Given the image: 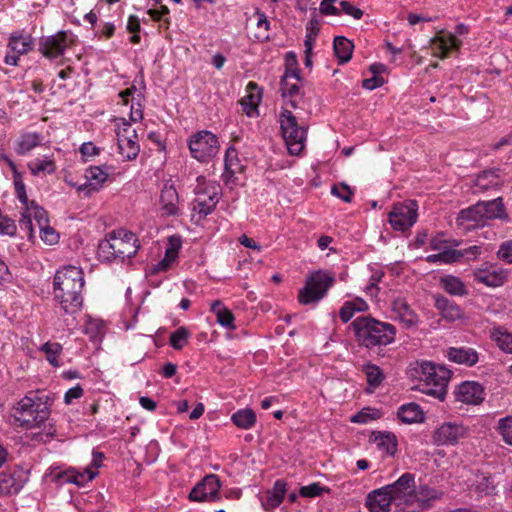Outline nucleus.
I'll list each match as a JSON object with an SVG mask.
<instances>
[{
    "instance_id": "f257e3e1",
    "label": "nucleus",
    "mask_w": 512,
    "mask_h": 512,
    "mask_svg": "<svg viewBox=\"0 0 512 512\" xmlns=\"http://www.w3.org/2000/svg\"><path fill=\"white\" fill-rule=\"evenodd\" d=\"M84 284V273L80 267L68 265L57 270L53 280L54 296L65 313L74 314L81 309Z\"/></svg>"
},
{
    "instance_id": "f03ea898",
    "label": "nucleus",
    "mask_w": 512,
    "mask_h": 512,
    "mask_svg": "<svg viewBox=\"0 0 512 512\" xmlns=\"http://www.w3.org/2000/svg\"><path fill=\"white\" fill-rule=\"evenodd\" d=\"M356 342L368 350L386 347L396 338V327L388 322L380 321L370 315L359 316L351 324Z\"/></svg>"
},
{
    "instance_id": "7ed1b4c3",
    "label": "nucleus",
    "mask_w": 512,
    "mask_h": 512,
    "mask_svg": "<svg viewBox=\"0 0 512 512\" xmlns=\"http://www.w3.org/2000/svg\"><path fill=\"white\" fill-rule=\"evenodd\" d=\"M50 416L48 405L39 396H25L13 410L18 426L24 429L40 427Z\"/></svg>"
},
{
    "instance_id": "20e7f679",
    "label": "nucleus",
    "mask_w": 512,
    "mask_h": 512,
    "mask_svg": "<svg viewBox=\"0 0 512 512\" xmlns=\"http://www.w3.org/2000/svg\"><path fill=\"white\" fill-rule=\"evenodd\" d=\"M418 377L425 382L423 393L433 396L440 401L445 399L451 371L442 365H436L430 361H423L417 370Z\"/></svg>"
},
{
    "instance_id": "39448f33",
    "label": "nucleus",
    "mask_w": 512,
    "mask_h": 512,
    "mask_svg": "<svg viewBox=\"0 0 512 512\" xmlns=\"http://www.w3.org/2000/svg\"><path fill=\"white\" fill-rule=\"evenodd\" d=\"M282 136L291 155H299L304 149L308 126L299 124L290 110L282 109L279 114Z\"/></svg>"
},
{
    "instance_id": "423d86ee",
    "label": "nucleus",
    "mask_w": 512,
    "mask_h": 512,
    "mask_svg": "<svg viewBox=\"0 0 512 512\" xmlns=\"http://www.w3.org/2000/svg\"><path fill=\"white\" fill-rule=\"evenodd\" d=\"M335 282V278L328 272L318 270L313 272L298 293V300L303 305L320 301L327 294Z\"/></svg>"
},
{
    "instance_id": "0eeeda50",
    "label": "nucleus",
    "mask_w": 512,
    "mask_h": 512,
    "mask_svg": "<svg viewBox=\"0 0 512 512\" xmlns=\"http://www.w3.org/2000/svg\"><path fill=\"white\" fill-rule=\"evenodd\" d=\"M128 231L125 229L113 230L98 245L97 256L104 262H123L128 248Z\"/></svg>"
},
{
    "instance_id": "6e6552de",
    "label": "nucleus",
    "mask_w": 512,
    "mask_h": 512,
    "mask_svg": "<svg viewBox=\"0 0 512 512\" xmlns=\"http://www.w3.org/2000/svg\"><path fill=\"white\" fill-rule=\"evenodd\" d=\"M188 147L193 158L206 163L218 154L220 146L215 134L202 130L189 137Z\"/></svg>"
},
{
    "instance_id": "1a4fd4ad",
    "label": "nucleus",
    "mask_w": 512,
    "mask_h": 512,
    "mask_svg": "<svg viewBox=\"0 0 512 512\" xmlns=\"http://www.w3.org/2000/svg\"><path fill=\"white\" fill-rule=\"evenodd\" d=\"M204 181V176L197 177L198 186L195 189V193L198 196L202 194L208 196L207 200L197 198L194 201L193 211L197 214L198 220L205 219L215 210L221 195V188L215 183H209L205 187H201V183Z\"/></svg>"
},
{
    "instance_id": "9d476101",
    "label": "nucleus",
    "mask_w": 512,
    "mask_h": 512,
    "mask_svg": "<svg viewBox=\"0 0 512 512\" xmlns=\"http://www.w3.org/2000/svg\"><path fill=\"white\" fill-rule=\"evenodd\" d=\"M469 33V27L464 23H459L455 26V32H447L437 35L431 39L432 49L434 55L440 59L449 57L451 51H458L463 42L457 36L466 35Z\"/></svg>"
},
{
    "instance_id": "9b49d317",
    "label": "nucleus",
    "mask_w": 512,
    "mask_h": 512,
    "mask_svg": "<svg viewBox=\"0 0 512 512\" xmlns=\"http://www.w3.org/2000/svg\"><path fill=\"white\" fill-rule=\"evenodd\" d=\"M417 210L418 205L414 200L395 204L389 213L390 225L397 231L403 232L408 230L417 221Z\"/></svg>"
},
{
    "instance_id": "f8f14e48",
    "label": "nucleus",
    "mask_w": 512,
    "mask_h": 512,
    "mask_svg": "<svg viewBox=\"0 0 512 512\" xmlns=\"http://www.w3.org/2000/svg\"><path fill=\"white\" fill-rule=\"evenodd\" d=\"M73 43V35L69 31H59L53 35L41 37L39 51L48 59L61 57Z\"/></svg>"
},
{
    "instance_id": "ddd939ff",
    "label": "nucleus",
    "mask_w": 512,
    "mask_h": 512,
    "mask_svg": "<svg viewBox=\"0 0 512 512\" xmlns=\"http://www.w3.org/2000/svg\"><path fill=\"white\" fill-rule=\"evenodd\" d=\"M468 429L458 422H443L432 433L431 442L436 446H455L467 436Z\"/></svg>"
},
{
    "instance_id": "4468645a",
    "label": "nucleus",
    "mask_w": 512,
    "mask_h": 512,
    "mask_svg": "<svg viewBox=\"0 0 512 512\" xmlns=\"http://www.w3.org/2000/svg\"><path fill=\"white\" fill-rule=\"evenodd\" d=\"M221 481L216 474L206 475L189 493V500L195 502L216 501L220 498Z\"/></svg>"
},
{
    "instance_id": "2eb2a0df",
    "label": "nucleus",
    "mask_w": 512,
    "mask_h": 512,
    "mask_svg": "<svg viewBox=\"0 0 512 512\" xmlns=\"http://www.w3.org/2000/svg\"><path fill=\"white\" fill-rule=\"evenodd\" d=\"M384 489L388 490L395 502L409 504L413 500L415 474L405 472L395 482L385 485Z\"/></svg>"
},
{
    "instance_id": "dca6fc26",
    "label": "nucleus",
    "mask_w": 512,
    "mask_h": 512,
    "mask_svg": "<svg viewBox=\"0 0 512 512\" xmlns=\"http://www.w3.org/2000/svg\"><path fill=\"white\" fill-rule=\"evenodd\" d=\"M474 280L488 287L502 286L508 278V271L497 264L485 263L473 271Z\"/></svg>"
},
{
    "instance_id": "f3484780",
    "label": "nucleus",
    "mask_w": 512,
    "mask_h": 512,
    "mask_svg": "<svg viewBox=\"0 0 512 512\" xmlns=\"http://www.w3.org/2000/svg\"><path fill=\"white\" fill-rule=\"evenodd\" d=\"M454 395L459 402L478 405L484 400L485 391L478 382L464 381L455 388Z\"/></svg>"
},
{
    "instance_id": "a211bd4d",
    "label": "nucleus",
    "mask_w": 512,
    "mask_h": 512,
    "mask_svg": "<svg viewBox=\"0 0 512 512\" xmlns=\"http://www.w3.org/2000/svg\"><path fill=\"white\" fill-rule=\"evenodd\" d=\"M456 224L464 231H473L485 226L479 201L459 211L456 217Z\"/></svg>"
},
{
    "instance_id": "6ab92c4d",
    "label": "nucleus",
    "mask_w": 512,
    "mask_h": 512,
    "mask_svg": "<svg viewBox=\"0 0 512 512\" xmlns=\"http://www.w3.org/2000/svg\"><path fill=\"white\" fill-rule=\"evenodd\" d=\"M467 488L470 492L476 493L478 497L495 494L496 485L493 477L488 472H472L467 478Z\"/></svg>"
},
{
    "instance_id": "aec40b11",
    "label": "nucleus",
    "mask_w": 512,
    "mask_h": 512,
    "mask_svg": "<svg viewBox=\"0 0 512 512\" xmlns=\"http://www.w3.org/2000/svg\"><path fill=\"white\" fill-rule=\"evenodd\" d=\"M391 310L395 319L399 320L406 329L415 328L420 322L419 316L404 298H395L391 303Z\"/></svg>"
},
{
    "instance_id": "412c9836",
    "label": "nucleus",
    "mask_w": 512,
    "mask_h": 512,
    "mask_svg": "<svg viewBox=\"0 0 512 512\" xmlns=\"http://www.w3.org/2000/svg\"><path fill=\"white\" fill-rule=\"evenodd\" d=\"M393 502V496L383 486L367 494L365 505L370 512H390Z\"/></svg>"
},
{
    "instance_id": "4be33fe9",
    "label": "nucleus",
    "mask_w": 512,
    "mask_h": 512,
    "mask_svg": "<svg viewBox=\"0 0 512 512\" xmlns=\"http://www.w3.org/2000/svg\"><path fill=\"white\" fill-rule=\"evenodd\" d=\"M287 493V483L284 479H277L272 489L265 492L261 498V504L266 511H272L283 501Z\"/></svg>"
},
{
    "instance_id": "5701e85b",
    "label": "nucleus",
    "mask_w": 512,
    "mask_h": 512,
    "mask_svg": "<svg viewBox=\"0 0 512 512\" xmlns=\"http://www.w3.org/2000/svg\"><path fill=\"white\" fill-rule=\"evenodd\" d=\"M481 206L484 222L489 220H502L509 221V215L506 212V207L502 197H497L488 201H479Z\"/></svg>"
},
{
    "instance_id": "b1692460",
    "label": "nucleus",
    "mask_w": 512,
    "mask_h": 512,
    "mask_svg": "<svg viewBox=\"0 0 512 512\" xmlns=\"http://www.w3.org/2000/svg\"><path fill=\"white\" fill-rule=\"evenodd\" d=\"M446 357L451 362L468 367L474 366L479 360L478 352L474 348L466 346L448 348Z\"/></svg>"
},
{
    "instance_id": "393cba45",
    "label": "nucleus",
    "mask_w": 512,
    "mask_h": 512,
    "mask_svg": "<svg viewBox=\"0 0 512 512\" xmlns=\"http://www.w3.org/2000/svg\"><path fill=\"white\" fill-rule=\"evenodd\" d=\"M161 210L166 216H176L179 214V196L172 184L166 183L160 194Z\"/></svg>"
},
{
    "instance_id": "a878e982",
    "label": "nucleus",
    "mask_w": 512,
    "mask_h": 512,
    "mask_svg": "<svg viewBox=\"0 0 512 512\" xmlns=\"http://www.w3.org/2000/svg\"><path fill=\"white\" fill-rule=\"evenodd\" d=\"M182 246V240L180 236L172 235L168 237V247L165 250L164 258L161 259L155 266L154 271H166L172 263L177 259L179 250Z\"/></svg>"
},
{
    "instance_id": "bb28decb",
    "label": "nucleus",
    "mask_w": 512,
    "mask_h": 512,
    "mask_svg": "<svg viewBox=\"0 0 512 512\" xmlns=\"http://www.w3.org/2000/svg\"><path fill=\"white\" fill-rule=\"evenodd\" d=\"M435 308L441 316L449 321H455L462 317V310L459 305L441 294L433 296Z\"/></svg>"
},
{
    "instance_id": "cd10ccee",
    "label": "nucleus",
    "mask_w": 512,
    "mask_h": 512,
    "mask_svg": "<svg viewBox=\"0 0 512 512\" xmlns=\"http://www.w3.org/2000/svg\"><path fill=\"white\" fill-rule=\"evenodd\" d=\"M248 95L241 99L243 111L248 117H253L257 113V107L262 99V89L257 83L250 81L246 87Z\"/></svg>"
},
{
    "instance_id": "c85d7f7f",
    "label": "nucleus",
    "mask_w": 512,
    "mask_h": 512,
    "mask_svg": "<svg viewBox=\"0 0 512 512\" xmlns=\"http://www.w3.org/2000/svg\"><path fill=\"white\" fill-rule=\"evenodd\" d=\"M443 492L426 484L415 487L413 499L418 503L422 510L431 508L432 502L441 499Z\"/></svg>"
},
{
    "instance_id": "c756f323",
    "label": "nucleus",
    "mask_w": 512,
    "mask_h": 512,
    "mask_svg": "<svg viewBox=\"0 0 512 512\" xmlns=\"http://www.w3.org/2000/svg\"><path fill=\"white\" fill-rule=\"evenodd\" d=\"M98 474V471L86 467L82 472H77L74 469L60 472L58 480L61 484L73 483L77 486H83L86 482L93 480Z\"/></svg>"
},
{
    "instance_id": "7c9ffc66",
    "label": "nucleus",
    "mask_w": 512,
    "mask_h": 512,
    "mask_svg": "<svg viewBox=\"0 0 512 512\" xmlns=\"http://www.w3.org/2000/svg\"><path fill=\"white\" fill-rule=\"evenodd\" d=\"M397 418L405 424L422 423L425 421V413L419 404L410 402L398 408Z\"/></svg>"
},
{
    "instance_id": "2f4dec72",
    "label": "nucleus",
    "mask_w": 512,
    "mask_h": 512,
    "mask_svg": "<svg viewBox=\"0 0 512 512\" xmlns=\"http://www.w3.org/2000/svg\"><path fill=\"white\" fill-rule=\"evenodd\" d=\"M370 441L375 443L378 449L385 451L389 456H394L397 452V438L392 432L373 431Z\"/></svg>"
},
{
    "instance_id": "473e14b6",
    "label": "nucleus",
    "mask_w": 512,
    "mask_h": 512,
    "mask_svg": "<svg viewBox=\"0 0 512 512\" xmlns=\"http://www.w3.org/2000/svg\"><path fill=\"white\" fill-rule=\"evenodd\" d=\"M24 485L20 472L0 474V495L17 494Z\"/></svg>"
},
{
    "instance_id": "72a5a7b5",
    "label": "nucleus",
    "mask_w": 512,
    "mask_h": 512,
    "mask_svg": "<svg viewBox=\"0 0 512 512\" xmlns=\"http://www.w3.org/2000/svg\"><path fill=\"white\" fill-rule=\"evenodd\" d=\"M224 173L222 175L223 181L229 183L234 178L236 173L242 171L243 166L240 164L237 150L234 147H229L225 152L224 157Z\"/></svg>"
},
{
    "instance_id": "f704fd0d",
    "label": "nucleus",
    "mask_w": 512,
    "mask_h": 512,
    "mask_svg": "<svg viewBox=\"0 0 512 512\" xmlns=\"http://www.w3.org/2000/svg\"><path fill=\"white\" fill-rule=\"evenodd\" d=\"M499 170H486L477 175L474 180V193L485 192L499 186Z\"/></svg>"
},
{
    "instance_id": "c9c22d12",
    "label": "nucleus",
    "mask_w": 512,
    "mask_h": 512,
    "mask_svg": "<svg viewBox=\"0 0 512 512\" xmlns=\"http://www.w3.org/2000/svg\"><path fill=\"white\" fill-rule=\"evenodd\" d=\"M354 45L344 36H336L333 41V49L339 64L347 63L352 58Z\"/></svg>"
},
{
    "instance_id": "e433bc0d",
    "label": "nucleus",
    "mask_w": 512,
    "mask_h": 512,
    "mask_svg": "<svg viewBox=\"0 0 512 512\" xmlns=\"http://www.w3.org/2000/svg\"><path fill=\"white\" fill-rule=\"evenodd\" d=\"M441 287L452 296H466L468 290L463 281L454 275H445L440 278Z\"/></svg>"
},
{
    "instance_id": "4c0bfd02",
    "label": "nucleus",
    "mask_w": 512,
    "mask_h": 512,
    "mask_svg": "<svg viewBox=\"0 0 512 512\" xmlns=\"http://www.w3.org/2000/svg\"><path fill=\"white\" fill-rule=\"evenodd\" d=\"M232 423L240 429H251L257 421L255 412L250 408L239 409L231 416Z\"/></svg>"
},
{
    "instance_id": "58836bf2",
    "label": "nucleus",
    "mask_w": 512,
    "mask_h": 512,
    "mask_svg": "<svg viewBox=\"0 0 512 512\" xmlns=\"http://www.w3.org/2000/svg\"><path fill=\"white\" fill-rule=\"evenodd\" d=\"M42 141V136L37 132H28L22 134L17 140L16 152L19 155H25L35 147L39 146Z\"/></svg>"
},
{
    "instance_id": "ea45409f",
    "label": "nucleus",
    "mask_w": 512,
    "mask_h": 512,
    "mask_svg": "<svg viewBox=\"0 0 512 512\" xmlns=\"http://www.w3.org/2000/svg\"><path fill=\"white\" fill-rule=\"evenodd\" d=\"M83 332L90 338L91 341L100 342L105 333L104 323L100 319L87 315Z\"/></svg>"
},
{
    "instance_id": "a19ab883",
    "label": "nucleus",
    "mask_w": 512,
    "mask_h": 512,
    "mask_svg": "<svg viewBox=\"0 0 512 512\" xmlns=\"http://www.w3.org/2000/svg\"><path fill=\"white\" fill-rule=\"evenodd\" d=\"M211 311L217 317V323H219L222 327L228 329H234V315L232 312L227 309L220 300H216L211 305Z\"/></svg>"
},
{
    "instance_id": "79ce46f5",
    "label": "nucleus",
    "mask_w": 512,
    "mask_h": 512,
    "mask_svg": "<svg viewBox=\"0 0 512 512\" xmlns=\"http://www.w3.org/2000/svg\"><path fill=\"white\" fill-rule=\"evenodd\" d=\"M33 39L30 35L11 34L8 47L18 55L26 54L32 49Z\"/></svg>"
},
{
    "instance_id": "37998d69",
    "label": "nucleus",
    "mask_w": 512,
    "mask_h": 512,
    "mask_svg": "<svg viewBox=\"0 0 512 512\" xmlns=\"http://www.w3.org/2000/svg\"><path fill=\"white\" fill-rule=\"evenodd\" d=\"M28 168L35 176L44 174H53L56 171V165L53 159L49 157L36 158L28 163Z\"/></svg>"
},
{
    "instance_id": "c03bdc74",
    "label": "nucleus",
    "mask_w": 512,
    "mask_h": 512,
    "mask_svg": "<svg viewBox=\"0 0 512 512\" xmlns=\"http://www.w3.org/2000/svg\"><path fill=\"white\" fill-rule=\"evenodd\" d=\"M363 371L366 375L367 383L372 389L378 388L385 378L381 368L372 363L364 364Z\"/></svg>"
},
{
    "instance_id": "a18cd8bd",
    "label": "nucleus",
    "mask_w": 512,
    "mask_h": 512,
    "mask_svg": "<svg viewBox=\"0 0 512 512\" xmlns=\"http://www.w3.org/2000/svg\"><path fill=\"white\" fill-rule=\"evenodd\" d=\"M40 350L45 353L47 361L54 367H58L60 365L58 361V356L62 352V345L57 342H46L44 343Z\"/></svg>"
},
{
    "instance_id": "49530a36",
    "label": "nucleus",
    "mask_w": 512,
    "mask_h": 512,
    "mask_svg": "<svg viewBox=\"0 0 512 512\" xmlns=\"http://www.w3.org/2000/svg\"><path fill=\"white\" fill-rule=\"evenodd\" d=\"M458 254L456 249L445 248L441 252L437 254L428 255L425 260L428 263H437V264H451L456 262L455 256Z\"/></svg>"
},
{
    "instance_id": "de8ad7c7",
    "label": "nucleus",
    "mask_w": 512,
    "mask_h": 512,
    "mask_svg": "<svg viewBox=\"0 0 512 512\" xmlns=\"http://www.w3.org/2000/svg\"><path fill=\"white\" fill-rule=\"evenodd\" d=\"M115 121L116 122L121 121L122 126H123V127H120L119 124L117 123L116 124L117 128L115 129V133H116L118 153L121 155H124L126 149L128 148V136L126 135L128 122L126 121L125 118H116Z\"/></svg>"
},
{
    "instance_id": "09e8293b",
    "label": "nucleus",
    "mask_w": 512,
    "mask_h": 512,
    "mask_svg": "<svg viewBox=\"0 0 512 512\" xmlns=\"http://www.w3.org/2000/svg\"><path fill=\"white\" fill-rule=\"evenodd\" d=\"M320 22L317 18H312L306 25V36L304 46L308 51H312L315 39L320 32Z\"/></svg>"
},
{
    "instance_id": "8fccbe9b",
    "label": "nucleus",
    "mask_w": 512,
    "mask_h": 512,
    "mask_svg": "<svg viewBox=\"0 0 512 512\" xmlns=\"http://www.w3.org/2000/svg\"><path fill=\"white\" fill-rule=\"evenodd\" d=\"M189 337V330L182 326L171 333L169 343L175 350H181L187 344Z\"/></svg>"
},
{
    "instance_id": "3c124183",
    "label": "nucleus",
    "mask_w": 512,
    "mask_h": 512,
    "mask_svg": "<svg viewBox=\"0 0 512 512\" xmlns=\"http://www.w3.org/2000/svg\"><path fill=\"white\" fill-rule=\"evenodd\" d=\"M159 8H150L148 10V14L154 21H161V27H164L165 29H169L171 20L169 18L170 10L166 5H158Z\"/></svg>"
},
{
    "instance_id": "603ef678",
    "label": "nucleus",
    "mask_w": 512,
    "mask_h": 512,
    "mask_svg": "<svg viewBox=\"0 0 512 512\" xmlns=\"http://www.w3.org/2000/svg\"><path fill=\"white\" fill-rule=\"evenodd\" d=\"M381 413L378 409L365 407L351 417L352 423L366 424L371 420L379 419Z\"/></svg>"
},
{
    "instance_id": "864d4df0",
    "label": "nucleus",
    "mask_w": 512,
    "mask_h": 512,
    "mask_svg": "<svg viewBox=\"0 0 512 512\" xmlns=\"http://www.w3.org/2000/svg\"><path fill=\"white\" fill-rule=\"evenodd\" d=\"M32 213L29 211V204L21 206V217L19 219L20 229L25 231L29 237L33 234Z\"/></svg>"
},
{
    "instance_id": "5fc2aeb1",
    "label": "nucleus",
    "mask_w": 512,
    "mask_h": 512,
    "mask_svg": "<svg viewBox=\"0 0 512 512\" xmlns=\"http://www.w3.org/2000/svg\"><path fill=\"white\" fill-rule=\"evenodd\" d=\"M498 431L501 434L503 441L512 446V416L501 418L498 421Z\"/></svg>"
},
{
    "instance_id": "6e6d98bb",
    "label": "nucleus",
    "mask_w": 512,
    "mask_h": 512,
    "mask_svg": "<svg viewBox=\"0 0 512 512\" xmlns=\"http://www.w3.org/2000/svg\"><path fill=\"white\" fill-rule=\"evenodd\" d=\"M29 211H31L33 219L36 221L38 227H45L46 224H49L47 212L35 201H31L29 203Z\"/></svg>"
},
{
    "instance_id": "4d7b16f0",
    "label": "nucleus",
    "mask_w": 512,
    "mask_h": 512,
    "mask_svg": "<svg viewBox=\"0 0 512 512\" xmlns=\"http://www.w3.org/2000/svg\"><path fill=\"white\" fill-rule=\"evenodd\" d=\"M17 233L15 221L7 215H0V235L14 237Z\"/></svg>"
},
{
    "instance_id": "13d9d810",
    "label": "nucleus",
    "mask_w": 512,
    "mask_h": 512,
    "mask_svg": "<svg viewBox=\"0 0 512 512\" xmlns=\"http://www.w3.org/2000/svg\"><path fill=\"white\" fill-rule=\"evenodd\" d=\"M324 491H328V488L322 486L318 482H314L307 486H302L299 490V494L302 497L314 498L320 496Z\"/></svg>"
},
{
    "instance_id": "bf43d9fd",
    "label": "nucleus",
    "mask_w": 512,
    "mask_h": 512,
    "mask_svg": "<svg viewBox=\"0 0 512 512\" xmlns=\"http://www.w3.org/2000/svg\"><path fill=\"white\" fill-rule=\"evenodd\" d=\"M280 92L282 98L285 100L287 98H293L294 96L298 95L300 92V87L296 83H289L287 80H285V77H281Z\"/></svg>"
},
{
    "instance_id": "052dcab7",
    "label": "nucleus",
    "mask_w": 512,
    "mask_h": 512,
    "mask_svg": "<svg viewBox=\"0 0 512 512\" xmlns=\"http://www.w3.org/2000/svg\"><path fill=\"white\" fill-rule=\"evenodd\" d=\"M15 194L19 199L22 205H28L31 201H29L28 196L26 194L25 184L22 179L21 174H17L13 177Z\"/></svg>"
},
{
    "instance_id": "680f3d73",
    "label": "nucleus",
    "mask_w": 512,
    "mask_h": 512,
    "mask_svg": "<svg viewBox=\"0 0 512 512\" xmlns=\"http://www.w3.org/2000/svg\"><path fill=\"white\" fill-rule=\"evenodd\" d=\"M15 194L19 199L22 205H28L31 201H29L28 196L26 194L25 184L22 179L21 174H17L13 177Z\"/></svg>"
},
{
    "instance_id": "e2e57ef3",
    "label": "nucleus",
    "mask_w": 512,
    "mask_h": 512,
    "mask_svg": "<svg viewBox=\"0 0 512 512\" xmlns=\"http://www.w3.org/2000/svg\"><path fill=\"white\" fill-rule=\"evenodd\" d=\"M495 341L502 351L512 353V333L497 331Z\"/></svg>"
},
{
    "instance_id": "0e129e2a",
    "label": "nucleus",
    "mask_w": 512,
    "mask_h": 512,
    "mask_svg": "<svg viewBox=\"0 0 512 512\" xmlns=\"http://www.w3.org/2000/svg\"><path fill=\"white\" fill-rule=\"evenodd\" d=\"M331 193L346 203H350L352 200L353 191L345 183H341L340 185H333L331 188Z\"/></svg>"
},
{
    "instance_id": "69168bd1",
    "label": "nucleus",
    "mask_w": 512,
    "mask_h": 512,
    "mask_svg": "<svg viewBox=\"0 0 512 512\" xmlns=\"http://www.w3.org/2000/svg\"><path fill=\"white\" fill-rule=\"evenodd\" d=\"M456 252H458L455 256L456 262H459L462 258H465L466 260H474L481 254V247L473 245L465 249L456 250Z\"/></svg>"
},
{
    "instance_id": "338daca9",
    "label": "nucleus",
    "mask_w": 512,
    "mask_h": 512,
    "mask_svg": "<svg viewBox=\"0 0 512 512\" xmlns=\"http://www.w3.org/2000/svg\"><path fill=\"white\" fill-rule=\"evenodd\" d=\"M497 257L508 264H512V240H506L500 244Z\"/></svg>"
},
{
    "instance_id": "774afa93",
    "label": "nucleus",
    "mask_w": 512,
    "mask_h": 512,
    "mask_svg": "<svg viewBox=\"0 0 512 512\" xmlns=\"http://www.w3.org/2000/svg\"><path fill=\"white\" fill-rule=\"evenodd\" d=\"M39 230L40 237L45 243L49 245L57 243L59 235L49 224H46L45 227H39Z\"/></svg>"
}]
</instances>
